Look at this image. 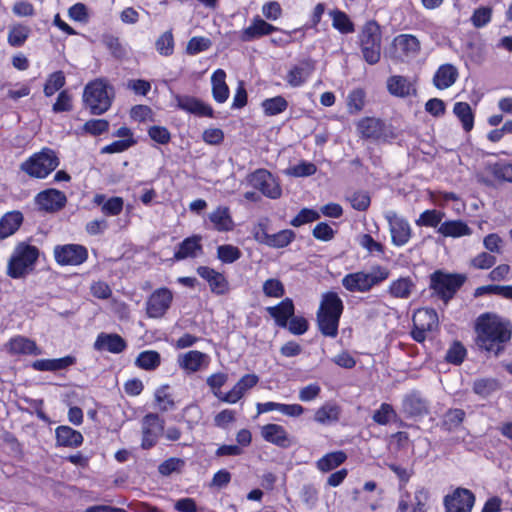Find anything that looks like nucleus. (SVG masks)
Instances as JSON below:
<instances>
[{"instance_id": "obj_47", "label": "nucleus", "mask_w": 512, "mask_h": 512, "mask_svg": "<svg viewBox=\"0 0 512 512\" xmlns=\"http://www.w3.org/2000/svg\"><path fill=\"white\" fill-rule=\"evenodd\" d=\"M501 387L499 381L494 378H482L474 382L473 390L476 394L481 396H488L491 393L499 390Z\"/></svg>"}, {"instance_id": "obj_50", "label": "nucleus", "mask_w": 512, "mask_h": 512, "mask_svg": "<svg viewBox=\"0 0 512 512\" xmlns=\"http://www.w3.org/2000/svg\"><path fill=\"white\" fill-rule=\"evenodd\" d=\"M155 401L158 404L159 410L162 412H167L172 410L175 406L174 400L171 395L168 393V385H163L159 387L154 394Z\"/></svg>"}, {"instance_id": "obj_37", "label": "nucleus", "mask_w": 512, "mask_h": 512, "mask_svg": "<svg viewBox=\"0 0 512 512\" xmlns=\"http://www.w3.org/2000/svg\"><path fill=\"white\" fill-rule=\"evenodd\" d=\"M226 73L217 69L211 77L213 98L218 103H224L229 97V88L226 84Z\"/></svg>"}, {"instance_id": "obj_63", "label": "nucleus", "mask_w": 512, "mask_h": 512, "mask_svg": "<svg viewBox=\"0 0 512 512\" xmlns=\"http://www.w3.org/2000/svg\"><path fill=\"white\" fill-rule=\"evenodd\" d=\"M123 209V199L121 197H112L108 199L102 206V212L105 215L116 216Z\"/></svg>"}, {"instance_id": "obj_43", "label": "nucleus", "mask_w": 512, "mask_h": 512, "mask_svg": "<svg viewBox=\"0 0 512 512\" xmlns=\"http://www.w3.org/2000/svg\"><path fill=\"white\" fill-rule=\"evenodd\" d=\"M340 408L336 404L327 403L315 412L314 419L320 424L336 422L339 419Z\"/></svg>"}, {"instance_id": "obj_36", "label": "nucleus", "mask_w": 512, "mask_h": 512, "mask_svg": "<svg viewBox=\"0 0 512 512\" xmlns=\"http://www.w3.org/2000/svg\"><path fill=\"white\" fill-rule=\"evenodd\" d=\"M387 87L392 95L406 97L416 92L414 84L406 77L395 75L387 81Z\"/></svg>"}, {"instance_id": "obj_30", "label": "nucleus", "mask_w": 512, "mask_h": 512, "mask_svg": "<svg viewBox=\"0 0 512 512\" xmlns=\"http://www.w3.org/2000/svg\"><path fill=\"white\" fill-rule=\"evenodd\" d=\"M445 213L438 210H426L416 220L418 226L437 227L440 224L438 232L444 237L448 236V221L442 222Z\"/></svg>"}, {"instance_id": "obj_64", "label": "nucleus", "mask_w": 512, "mask_h": 512, "mask_svg": "<svg viewBox=\"0 0 512 512\" xmlns=\"http://www.w3.org/2000/svg\"><path fill=\"white\" fill-rule=\"evenodd\" d=\"M148 134L152 140L163 145L167 144L171 139V135L168 129L162 126L150 127Z\"/></svg>"}, {"instance_id": "obj_34", "label": "nucleus", "mask_w": 512, "mask_h": 512, "mask_svg": "<svg viewBox=\"0 0 512 512\" xmlns=\"http://www.w3.org/2000/svg\"><path fill=\"white\" fill-rule=\"evenodd\" d=\"M415 287L416 284L411 277H400L390 283L388 292L394 298L408 299Z\"/></svg>"}, {"instance_id": "obj_13", "label": "nucleus", "mask_w": 512, "mask_h": 512, "mask_svg": "<svg viewBox=\"0 0 512 512\" xmlns=\"http://www.w3.org/2000/svg\"><path fill=\"white\" fill-rule=\"evenodd\" d=\"M164 432V420L157 414L149 413L142 420V448L150 449Z\"/></svg>"}, {"instance_id": "obj_19", "label": "nucleus", "mask_w": 512, "mask_h": 512, "mask_svg": "<svg viewBox=\"0 0 512 512\" xmlns=\"http://www.w3.org/2000/svg\"><path fill=\"white\" fill-rule=\"evenodd\" d=\"M259 381L255 374H246L234 385V387L226 394L215 392V396L223 402L236 403L240 400L245 392L254 387Z\"/></svg>"}, {"instance_id": "obj_61", "label": "nucleus", "mask_w": 512, "mask_h": 512, "mask_svg": "<svg viewBox=\"0 0 512 512\" xmlns=\"http://www.w3.org/2000/svg\"><path fill=\"white\" fill-rule=\"evenodd\" d=\"M492 16L491 7H479L475 9L471 21L476 28H481L490 22Z\"/></svg>"}, {"instance_id": "obj_45", "label": "nucleus", "mask_w": 512, "mask_h": 512, "mask_svg": "<svg viewBox=\"0 0 512 512\" xmlns=\"http://www.w3.org/2000/svg\"><path fill=\"white\" fill-rule=\"evenodd\" d=\"M30 34V28L22 24L13 25L8 33V43L13 47H21Z\"/></svg>"}, {"instance_id": "obj_29", "label": "nucleus", "mask_w": 512, "mask_h": 512, "mask_svg": "<svg viewBox=\"0 0 512 512\" xmlns=\"http://www.w3.org/2000/svg\"><path fill=\"white\" fill-rule=\"evenodd\" d=\"M208 356L197 350H191L178 356L179 366L189 373L199 371L207 364Z\"/></svg>"}, {"instance_id": "obj_35", "label": "nucleus", "mask_w": 512, "mask_h": 512, "mask_svg": "<svg viewBox=\"0 0 512 512\" xmlns=\"http://www.w3.org/2000/svg\"><path fill=\"white\" fill-rule=\"evenodd\" d=\"M76 359L73 356H65L58 359H39L32 363V368L37 371H58L73 365Z\"/></svg>"}, {"instance_id": "obj_22", "label": "nucleus", "mask_w": 512, "mask_h": 512, "mask_svg": "<svg viewBox=\"0 0 512 512\" xmlns=\"http://www.w3.org/2000/svg\"><path fill=\"white\" fill-rule=\"evenodd\" d=\"M427 495L424 491H416L413 496L403 493L400 496L397 512H426L425 502Z\"/></svg>"}, {"instance_id": "obj_38", "label": "nucleus", "mask_w": 512, "mask_h": 512, "mask_svg": "<svg viewBox=\"0 0 512 512\" xmlns=\"http://www.w3.org/2000/svg\"><path fill=\"white\" fill-rule=\"evenodd\" d=\"M58 445L65 447H78L83 442L82 434L69 426H59L56 429Z\"/></svg>"}, {"instance_id": "obj_53", "label": "nucleus", "mask_w": 512, "mask_h": 512, "mask_svg": "<svg viewBox=\"0 0 512 512\" xmlns=\"http://www.w3.org/2000/svg\"><path fill=\"white\" fill-rule=\"evenodd\" d=\"M241 255L242 253L239 248L233 245L225 244L220 245L217 248V257L223 263H233L237 261Z\"/></svg>"}, {"instance_id": "obj_60", "label": "nucleus", "mask_w": 512, "mask_h": 512, "mask_svg": "<svg viewBox=\"0 0 512 512\" xmlns=\"http://www.w3.org/2000/svg\"><path fill=\"white\" fill-rule=\"evenodd\" d=\"M317 168L315 164L311 162L302 161L299 164L290 167L287 170V174L294 177H307L311 176L316 172Z\"/></svg>"}, {"instance_id": "obj_46", "label": "nucleus", "mask_w": 512, "mask_h": 512, "mask_svg": "<svg viewBox=\"0 0 512 512\" xmlns=\"http://www.w3.org/2000/svg\"><path fill=\"white\" fill-rule=\"evenodd\" d=\"M102 42L115 58L123 59L126 57L127 48L120 42L118 37L106 34L103 36Z\"/></svg>"}, {"instance_id": "obj_28", "label": "nucleus", "mask_w": 512, "mask_h": 512, "mask_svg": "<svg viewBox=\"0 0 512 512\" xmlns=\"http://www.w3.org/2000/svg\"><path fill=\"white\" fill-rule=\"evenodd\" d=\"M294 309L292 299L285 298L278 305L267 307L266 310L278 326L286 328L288 320L294 315Z\"/></svg>"}, {"instance_id": "obj_9", "label": "nucleus", "mask_w": 512, "mask_h": 512, "mask_svg": "<svg viewBox=\"0 0 512 512\" xmlns=\"http://www.w3.org/2000/svg\"><path fill=\"white\" fill-rule=\"evenodd\" d=\"M412 338L417 342H423L426 339V333L436 330L438 327V316L433 309H418L413 315Z\"/></svg>"}, {"instance_id": "obj_17", "label": "nucleus", "mask_w": 512, "mask_h": 512, "mask_svg": "<svg viewBox=\"0 0 512 512\" xmlns=\"http://www.w3.org/2000/svg\"><path fill=\"white\" fill-rule=\"evenodd\" d=\"M66 202V195L62 191L52 188L39 192L35 197V203L39 210L49 213L61 210Z\"/></svg>"}, {"instance_id": "obj_39", "label": "nucleus", "mask_w": 512, "mask_h": 512, "mask_svg": "<svg viewBox=\"0 0 512 512\" xmlns=\"http://www.w3.org/2000/svg\"><path fill=\"white\" fill-rule=\"evenodd\" d=\"M313 70L314 66L310 61L302 62L289 71L286 80L292 87L301 86L309 78Z\"/></svg>"}, {"instance_id": "obj_18", "label": "nucleus", "mask_w": 512, "mask_h": 512, "mask_svg": "<svg viewBox=\"0 0 512 512\" xmlns=\"http://www.w3.org/2000/svg\"><path fill=\"white\" fill-rule=\"evenodd\" d=\"M197 273L208 282L213 294L225 295L230 291L229 282L222 273L207 266H199Z\"/></svg>"}, {"instance_id": "obj_12", "label": "nucleus", "mask_w": 512, "mask_h": 512, "mask_svg": "<svg viewBox=\"0 0 512 512\" xmlns=\"http://www.w3.org/2000/svg\"><path fill=\"white\" fill-rule=\"evenodd\" d=\"M173 301V293L168 288L156 289L147 299L146 313L149 318H161L169 310Z\"/></svg>"}, {"instance_id": "obj_24", "label": "nucleus", "mask_w": 512, "mask_h": 512, "mask_svg": "<svg viewBox=\"0 0 512 512\" xmlns=\"http://www.w3.org/2000/svg\"><path fill=\"white\" fill-rule=\"evenodd\" d=\"M277 30V27L257 16L252 20V23L242 31L240 38L242 41L248 42L269 35Z\"/></svg>"}, {"instance_id": "obj_42", "label": "nucleus", "mask_w": 512, "mask_h": 512, "mask_svg": "<svg viewBox=\"0 0 512 512\" xmlns=\"http://www.w3.org/2000/svg\"><path fill=\"white\" fill-rule=\"evenodd\" d=\"M161 363V356L157 351L146 350L141 352L136 360L135 365L144 370H155Z\"/></svg>"}, {"instance_id": "obj_27", "label": "nucleus", "mask_w": 512, "mask_h": 512, "mask_svg": "<svg viewBox=\"0 0 512 512\" xmlns=\"http://www.w3.org/2000/svg\"><path fill=\"white\" fill-rule=\"evenodd\" d=\"M94 348L98 351L105 350L118 354L126 348V342L118 334L100 333L94 343Z\"/></svg>"}, {"instance_id": "obj_49", "label": "nucleus", "mask_w": 512, "mask_h": 512, "mask_svg": "<svg viewBox=\"0 0 512 512\" xmlns=\"http://www.w3.org/2000/svg\"><path fill=\"white\" fill-rule=\"evenodd\" d=\"M155 48L160 55L170 56L174 52V37L171 31L162 33L155 42Z\"/></svg>"}, {"instance_id": "obj_6", "label": "nucleus", "mask_w": 512, "mask_h": 512, "mask_svg": "<svg viewBox=\"0 0 512 512\" xmlns=\"http://www.w3.org/2000/svg\"><path fill=\"white\" fill-rule=\"evenodd\" d=\"M59 164L60 160L57 153L45 147L24 161L20 168L30 177L43 179L53 172Z\"/></svg>"}, {"instance_id": "obj_56", "label": "nucleus", "mask_w": 512, "mask_h": 512, "mask_svg": "<svg viewBox=\"0 0 512 512\" xmlns=\"http://www.w3.org/2000/svg\"><path fill=\"white\" fill-rule=\"evenodd\" d=\"M263 293L267 297L280 298L285 294V288L280 280L271 278L263 283Z\"/></svg>"}, {"instance_id": "obj_33", "label": "nucleus", "mask_w": 512, "mask_h": 512, "mask_svg": "<svg viewBox=\"0 0 512 512\" xmlns=\"http://www.w3.org/2000/svg\"><path fill=\"white\" fill-rule=\"evenodd\" d=\"M209 220L213 224L214 229L219 232L231 231L234 227L228 207H217V209L209 214Z\"/></svg>"}, {"instance_id": "obj_48", "label": "nucleus", "mask_w": 512, "mask_h": 512, "mask_svg": "<svg viewBox=\"0 0 512 512\" xmlns=\"http://www.w3.org/2000/svg\"><path fill=\"white\" fill-rule=\"evenodd\" d=\"M262 107L266 115L274 116L282 113L288 107V102L282 96H276L263 101Z\"/></svg>"}, {"instance_id": "obj_2", "label": "nucleus", "mask_w": 512, "mask_h": 512, "mask_svg": "<svg viewBox=\"0 0 512 512\" xmlns=\"http://www.w3.org/2000/svg\"><path fill=\"white\" fill-rule=\"evenodd\" d=\"M343 310V301L336 292L329 291L322 294L316 320L318 329L324 336L335 338L338 335Z\"/></svg>"}, {"instance_id": "obj_52", "label": "nucleus", "mask_w": 512, "mask_h": 512, "mask_svg": "<svg viewBox=\"0 0 512 512\" xmlns=\"http://www.w3.org/2000/svg\"><path fill=\"white\" fill-rule=\"evenodd\" d=\"M397 413L395 412L392 405L388 403H382L380 408L373 414V420L379 425H387L391 420L396 419Z\"/></svg>"}, {"instance_id": "obj_31", "label": "nucleus", "mask_w": 512, "mask_h": 512, "mask_svg": "<svg viewBox=\"0 0 512 512\" xmlns=\"http://www.w3.org/2000/svg\"><path fill=\"white\" fill-rule=\"evenodd\" d=\"M429 288L432 295L442 300L444 304L448 303V273L443 270H437L430 275Z\"/></svg>"}, {"instance_id": "obj_57", "label": "nucleus", "mask_w": 512, "mask_h": 512, "mask_svg": "<svg viewBox=\"0 0 512 512\" xmlns=\"http://www.w3.org/2000/svg\"><path fill=\"white\" fill-rule=\"evenodd\" d=\"M487 170L497 179L512 182V164H493Z\"/></svg>"}, {"instance_id": "obj_55", "label": "nucleus", "mask_w": 512, "mask_h": 512, "mask_svg": "<svg viewBox=\"0 0 512 512\" xmlns=\"http://www.w3.org/2000/svg\"><path fill=\"white\" fill-rule=\"evenodd\" d=\"M348 110L351 114L360 112L365 104V93L361 89H355L348 95Z\"/></svg>"}, {"instance_id": "obj_11", "label": "nucleus", "mask_w": 512, "mask_h": 512, "mask_svg": "<svg viewBox=\"0 0 512 512\" xmlns=\"http://www.w3.org/2000/svg\"><path fill=\"white\" fill-rule=\"evenodd\" d=\"M53 254L55 261L61 266H78L88 258L86 247L80 244L56 245Z\"/></svg>"}, {"instance_id": "obj_54", "label": "nucleus", "mask_w": 512, "mask_h": 512, "mask_svg": "<svg viewBox=\"0 0 512 512\" xmlns=\"http://www.w3.org/2000/svg\"><path fill=\"white\" fill-rule=\"evenodd\" d=\"M295 238V233L290 229L281 230L271 234L269 247L283 248L288 246Z\"/></svg>"}, {"instance_id": "obj_40", "label": "nucleus", "mask_w": 512, "mask_h": 512, "mask_svg": "<svg viewBox=\"0 0 512 512\" xmlns=\"http://www.w3.org/2000/svg\"><path fill=\"white\" fill-rule=\"evenodd\" d=\"M453 113L461 122V125L466 132H469L473 129L474 115L468 103L457 102L453 107Z\"/></svg>"}, {"instance_id": "obj_41", "label": "nucleus", "mask_w": 512, "mask_h": 512, "mask_svg": "<svg viewBox=\"0 0 512 512\" xmlns=\"http://www.w3.org/2000/svg\"><path fill=\"white\" fill-rule=\"evenodd\" d=\"M347 456L342 451L331 452L320 458L316 466L322 472H329L345 462Z\"/></svg>"}, {"instance_id": "obj_44", "label": "nucleus", "mask_w": 512, "mask_h": 512, "mask_svg": "<svg viewBox=\"0 0 512 512\" xmlns=\"http://www.w3.org/2000/svg\"><path fill=\"white\" fill-rule=\"evenodd\" d=\"M332 18V26L343 34L354 32V25L346 13L340 10H331L329 12Z\"/></svg>"}, {"instance_id": "obj_5", "label": "nucleus", "mask_w": 512, "mask_h": 512, "mask_svg": "<svg viewBox=\"0 0 512 512\" xmlns=\"http://www.w3.org/2000/svg\"><path fill=\"white\" fill-rule=\"evenodd\" d=\"M113 89L103 79H97L88 83L83 92V101L90 113L101 115L111 106Z\"/></svg>"}, {"instance_id": "obj_20", "label": "nucleus", "mask_w": 512, "mask_h": 512, "mask_svg": "<svg viewBox=\"0 0 512 512\" xmlns=\"http://www.w3.org/2000/svg\"><path fill=\"white\" fill-rule=\"evenodd\" d=\"M261 436L266 442L281 448H288L292 445L288 432L279 424H266L262 426Z\"/></svg>"}, {"instance_id": "obj_14", "label": "nucleus", "mask_w": 512, "mask_h": 512, "mask_svg": "<svg viewBox=\"0 0 512 512\" xmlns=\"http://www.w3.org/2000/svg\"><path fill=\"white\" fill-rule=\"evenodd\" d=\"M385 218L389 224L392 243L398 247L407 244L411 238L409 223L392 211L387 212Z\"/></svg>"}, {"instance_id": "obj_32", "label": "nucleus", "mask_w": 512, "mask_h": 512, "mask_svg": "<svg viewBox=\"0 0 512 512\" xmlns=\"http://www.w3.org/2000/svg\"><path fill=\"white\" fill-rule=\"evenodd\" d=\"M23 215L20 211H10L0 219V240L13 235L21 226Z\"/></svg>"}, {"instance_id": "obj_7", "label": "nucleus", "mask_w": 512, "mask_h": 512, "mask_svg": "<svg viewBox=\"0 0 512 512\" xmlns=\"http://www.w3.org/2000/svg\"><path fill=\"white\" fill-rule=\"evenodd\" d=\"M360 47L365 61L374 65L381 57V30L380 26L370 21L364 25L359 35Z\"/></svg>"}, {"instance_id": "obj_21", "label": "nucleus", "mask_w": 512, "mask_h": 512, "mask_svg": "<svg viewBox=\"0 0 512 512\" xmlns=\"http://www.w3.org/2000/svg\"><path fill=\"white\" fill-rule=\"evenodd\" d=\"M202 237L193 235L184 239L174 253V260L181 261L187 258H196L203 253L201 245Z\"/></svg>"}, {"instance_id": "obj_51", "label": "nucleus", "mask_w": 512, "mask_h": 512, "mask_svg": "<svg viewBox=\"0 0 512 512\" xmlns=\"http://www.w3.org/2000/svg\"><path fill=\"white\" fill-rule=\"evenodd\" d=\"M65 85V76L62 71H56L52 73L45 85H44V94L48 97L52 96L55 92L60 90Z\"/></svg>"}, {"instance_id": "obj_26", "label": "nucleus", "mask_w": 512, "mask_h": 512, "mask_svg": "<svg viewBox=\"0 0 512 512\" xmlns=\"http://www.w3.org/2000/svg\"><path fill=\"white\" fill-rule=\"evenodd\" d=\"M7 350L10 354L18 355H40L42 353L41 349L36 345V343L24 336H16L6 344Z\"/></svg>"}, {"instance_id": "obj_23", "label": "nucleus", "mask_w": 512, "mask_h": 512, "mask_svg": "<svg viewBox=\"0 0 512 512\" xmlns=\"http://www.w3.org/2000/svg\"><path fill=\"white\" fill-rule=\"evenodd\" d=\"M475 495L468 489L457 488L450 495V512H471Z\"/></svg>"}, {"instance_id": "obj_10", "label": "nucleus", "mask_w": 512, "mask_h": 512, "mask_svg": "<svg viewBox=\"0 0 512 512\" xmlns=\"http://www.w3.org/2000/svg\"><path fill=\"white\" fill-rule=\"evenodd\" d=\"M250 185L259 190L264 196L277 199L282 189L276 178L266 169H258L248 176Z\"/></svg>"}, {"instance_id": "obj_59", "label": "nucleus", "mask_w": 512, "mask_h": 512, "mask_svg": "<svg viewBox=\"0 0 512 512\" xmlns=\"http://www.w3.org/2000/svg\"><path fill=\"white\" fill-rule=\"evenodd\" d=\"M320 215L313 209L303 208L290 222L294 227H300L306 223L316 221Z\"/></svg>"}, {"instance_id": "obj_58", "label": "nucleus", "mask_w": 512, "mask_h": 512, "mask_svg": "<svg viewBox=\"0 0 512 512\" xmlns=\"http://www.w3.org/2000/svg\"><path fill=\"white\" fill-rule=\"evenodd\" d=\"M210 46V39L205 37H192L187 43L186 52L189 55H196L209 49Z\"/></svg>"}, {"instance_id": "obj_1", "label": "nucleus", "mask_w": 512, "mask_h": 512, "mask_svg": "<svg viewBox=\"0 0 512 512\" xmlns=\"http://www.w3.org/2000/svg\"><path fill=\"white\" fill-rule=\"evenodd\" d=\"M477 345L487 352L498 356L504 344L511 338L509 324L498 316L486 313L478 317L476 322Z\"/></svg>"}, {"instance_id": "obj_62", "label": "nucleus", "mask_w": 512, "mask_h": 512, "mask_svg": "<svg viewBox=\"0 0 512 512\" xmlns=\"http://www.w3.org/2000/svg\"><path fill=\"white\" fill-rule=\"evenodd\" d=\"M135 144V141L132 138L122 139L112 142L109 145L104 146L101 149V153L103 154H114L121 153L130 148Z\"/></svg>"}, {"instance_id": "obj_15", "label": "nucleus", "mask_w": 512, "mask_h": 512, "mask_svg": "<svg viewBox=\"0 0 512 512\" xmlns=\"http://www.w3.org/2000/svg\"><path fill=\"white\" fill-rule=\"evenodd\" d=\"M358 134L364 139L386 140L389 137L385 123L375 117H365L356 123Z\"/></svg>"}, {"instance_id": "obj_3", "label": "nucleus", "mask_w": 512, "mask_h": 512, "mask_svg": "<svg viewBox=\"0 0 512 512\" xmlns=\"http://www.w3.org/2000/svg\"><path fill=\"white\" fill-rule=\"evenodd\" d=\"M390 271L388 268L375 265L369 271H357L345 275L342 280V286L352 293H366L373 287L378 286L388 279Z\"/></svg>"}, {"instance_id": "obj_25", "label": "nucleus", "mask_w": 512, "mask_h": 512, "mask_svg": "<svg viewBox=\"0 0 512 512\" xmlns=\"http://www.w3.org/2000/svg\"><path fill=\"white\" fill-rule=\"evenodd\" d=\"M175 100L177 102V107L182 110L199 116H213V109L194 97L176 95Z\"/></svg>"}, {"instance_id": "obj_8", "label": "nucleus", "mask_w": 512, "mask_h": 512, "mask_svg": "<svg viewBox=\"0 0 512 512\" xmlns=\"http://www.w3.org/2000/svg\"><path fill=\"white\" fill-rule=\"evenodd\" d=\"M420 51L419 40L410 34H400L396 36L385 55L395 61H409L415 58Z\"/></svg>"}, {"instance_id": "obj_4", "label": "nucleus", "mask_w": 512, "mask_h": 512, "mask_svg": "<svg viewBox=\"0 0 512 512\" xmlns=\"http://www.w3.org/2000/svg\"><path fill=\"white\" fill-rule=\"evenodd\" d=\"M39 249L26 242L18 243L8 261L7 274L14 279L24 278L34 270Z\"/></svg>"}, {"instance_id": "obj_16", "label": "nucleus", "mask_w": 512, "mask_h": 512, "mask_svg": "<svg viewBox=\"0 0 512 512\" xmlns=\"http://www.w3.org/2000/svg\"><path fill=\"white\" fill-rule=\"evenodd\" d=\"M402 412L406 417L421 419L428 415L429 404L419 392L412 391L403 397Z\"/></svg>"}]
</instances>
